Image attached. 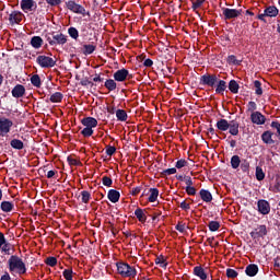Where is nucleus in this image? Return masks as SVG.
<instances>
[{
	"instance_id": "obj_13",
	"label": "nucleus",
	"mask_w": 280,
	"mask_h": 280,
	"mask_svg": "<svg viewBox=\"0 0 280 280\" xmlns=\"http://www.w3.org/2000/svg\"><path fill=\"white\" fill-rule=\"evenodd\" d=\"M258 207V213H261V215H268L270 213V202L260 199L257 201Z\"/></svg>"
},
{
	"instance_id": "obj_27",
	"label": "nucleus",
	"mask_w": 280,
	"mask_h": 280,
	"mask_svg": "<svg viewBox=\"0 0 280 280\" xmlns=\"http://www.w3.org/2000/svg\"><path fill=\"white\" fill-rule=\"evenodd\" d=\"M245 272L248 277H255V275H257V272H259V267H257V265H248L246 267Z\"/></svg>"
},
{
	"instance_id": "obj_20",
	"label": "nucleus",
	"mask_w": 280,
	"mask_h": 280,
	"mask_svg": "<svg viewBox=\"0 0 280 280\" xmlns=\"http://www.w3.org/2000/svg\"><path fill=\"white\" fill-rule=\"evenodd\" d=\"M121 197V195L119 194V191L115 190V189H110L107 194V198L110 202H119V198Z\"/></svg>"
},
{
	"instance_id": "obj_3",
	"label": "nucleus",
	"mask_w": 280,
	"mask_h": 280,
	"mask_svg": "<svg viewBox=\"0 0 280 280\" xmlns=\"http://www.w3.org/2000/svg\"><path fill=\"white\" fill-rule=\"evenodd\" d=\"M46 40L49 45H66L67 43V35L62 33H57V34H49L46 35Z\"/></svg>"
},
{
	"instance_id": "obj_16",
	"label": "nucleus",
	"mask_w": 280,
	"mask_h": 280,
	"mask_svg": "<svg viewBox=\"0 0 280 280\" xmlns=\"http://www.w3.org/2000/svg\"><path fill=\"white\" fill-rule=\"evenodd\" d=\"M82 126L85 128H97V119L93 117H85L81 120Z\"/></svg>"
},
{
	"instance_id": "obj_45",
	"label": "nucleus",
	"mask_w": 280,
	"mask_h": 280,
	"mask_svg": "<svg viewBox=\"0 0 280 280\" xmlns=\"http://www.w3.org/2000/svg\"><path fill=\"white\" fill-rule=\"evenodd\" d=\"M45 264H47V266H50L51 268H54V266H56L58 264V259L56 257H48V258H46Z\"/></svg>"
},
{
	"instance_id": "obj_49",
	"label": "nucleus",
	"mask_w": 280,
	"mask_h": 280,
	"mask_svg": "<svg viewBox=\"0 0 280 280\" xmlns=\"http://www.w3.org/2000/svg\"><path fill=\"white\" fill-rule=\"evenodd\" d=\"M241 170L242 172H248V170H250V163L246 160H243L241 163Z\"/></svg>"
},
{
	"instance_id": "obj_17",
	"label": "nucleus",
	"mask_w": 280,
	"mask_h": 280,
	"mask_svg": "<svg viewBox=\"0 0 280 280\" xmlns=\"http://www.w3.org/2000/svg\"><path fill=\"white\" fill-rule=\"evenodd\" d=\"M230 135L237 137L240 135V122L231 120L229 125Z\"/></svg>"
},
{
	"instance_id": "obj_11",
	"label": "nucleus",
	"mask_w": 280,
	"mask_h": 280,
	"mask_svg": "<svg viewBox=\"0 0 280 280\" xmlns=\"http://www.w3.org/2000/svg\"><path fill=\"white\" fill-rule=\"evenodd\" d=\"M250 237L253 240H258V237H266L268 235V229L266 225H258L254 231L250 232Z\"/></svg>"
},
{
	"instance_id": "obj_22",
	"label": "nucleus",
	"mask_w": 280,
	"mask_h": 280,
	"mask_svg": "<svg viewBox=\"0 0 280 280\" xmlns=\"http://www.w3.org/2000/svg\"><path fill=\"white\" fill-rule=\"evenodd\" d=\"M135 215L136 218L142 223L144 224V222H147L148 220V215H145V211L141 208H137L135 211Z\"/></svg>"
},
{
	"instance_id": "obj_52",
	"label": "nucleus",
	"mask_w": 280,
	"mask_h": 280,
	"mask_svg": "<svg viewBox=\"0 0 280 280\" xmlns=\"http://www.w3.org/2000/svg\"><path fill=\"white\" fill-rule=\"evenodd\" d=\"M228 62H229V65H240V61H237V58L235 57V55L229 56Z\"/></svg>"
},
{
	"instance_id": "obj_6",
	"label": "nucleus",
	"mask_w": 280,
	"mask_h": 280,
	"mask_svg": "<svg viewBox=\"0 0 280 280\" xmlns=\"http://www.w3.org/2000/svg\"><path fill=\"white\" fill-rule=\"evenodd\" d=\"M14 122L10 118H0V137H5L12 130Z\"/></svg>"
},
{
	"instance_id": "obj_42",
	"label": "nucleus",
	"mask_w": 280,
	"mask_h": 280,
	"mask_svg": "<svg viewBox=\"0 0 280 280\" xmlns=\"http://www.w3.org/2000/svg\"><path fill=\"white\" fill-rule=\"evenodd\" d=\"M210 231L215 232L220 229V222L218 221H210L208 224Z\"/></svg>"
},
{
	"instance_id": "obj_31",
	"label": "nucleus",
	"mask_w": 280,
	"mask_h": 280,
	"mask_svg": "<svg viewBox=\"0 0 280 280\" xmlns=\"http://www.w3.org/2000/svg\"><path fill=\"white\" fill-rule=\"evenodd\" d=\"M241 164H242V160L240 159V155H233L231 158V167L233 170H237V167H240Z\"/></svg>"
},
{
	"instance_id": "obj_5",
	"label": "nucleus",
	"mask_w": 280,
	"mask_h": 280,
	"mask_svg": "<svg viewBox=\"0 0 280 280\" xmlns=\"http://www.w3.org/2000/svg\"><path fill=\"white\" fill-rule=\"evenodd\" d=\"M36 62L39 65V67H42V69H51L56 67V59L45 55H39Z\"/></svg>"
},
{
	"instance_id": "obj_60",
	"label": "nucleus",
	"mask_w": 280,
	"mask_h": 280,
	"mask_svg": "<svg viewBox=\"0 0 280 280\" xmlns=\"http://www.w3.org/2000/svg\"><path fill=\"white\" fill-rule=\"evenodd\" d=\"M176 231H179V233H185V224L178 223L176 225Z\"/></svg>"
},
{
	"instance_id": "obj_36",
	"label": "nucleus",
	"mask_w": 280,
	"mask_h": 280,
	"mask_svg": "<svg viewBox=\"0 0 280 280\" xmlns=\"http://www.w3.org/2000/svg\"><path fill=\"white\" fill-rule=\"evenodd\" d=\"M105 88L109 91H115L117 89V83L113 79H108L105 81Z\"/></svg>"
},
{
	"instance_id": "obj_19",
	"label": "nucleus",
	"mask_w": 280,
	"mask_h": 280,
	"mask_svg": "<svg viewBox=\"0 0 280 280\" xmlns=\"http://www.w3.org/2000/svg\"><path fill=\"white\" fill-rule=\"evenodd\" d=\"M265 14L270 19H275V16H279V9L275 5H269L265 9Z\"/></svg>"
},
{
	"instance_id": "obj_61",
	"label": "nucleus",
	"mask_w": 280,
	"mask_h": 280,
	"mask_svg": "<svg viewBox=\"0 0 280 280\" xmlns=\"http://www.w3.org/2000/svg\"><path fill=\"white\" fill-rule=\"evenodd\" d=\"M5 242V235L2 232H0V248H2Z\"/></svg>"
},
{
	"instance_id": "obj_21",
	"label": "nucleus",
	"mask_w": 280,
	"mask_h": 280,
	"mask_svg": "<svg viewBox=\"0 0 280 280\" xmlns=\"http://www.w3.org/2000/svg\"><path fill=\"white\" fill-rule=\"evenodd\" d=\"M199 196L203 202H211V200H213V195H211V191L207 189H201L199 191Z\"/></svg>"
},
{
	"instance_id": "obj_54",
	"label": "nucleus",
	"mask_w": 280,
	"mask_h": 280,
	"mask_svg": "<svg viewBox=\"0 0 280 280\" xmlns=\"http://www.w3.org/2000/svg\"><path fill=\"white\" fill-rule=\"evenodd\" d=\"M115 152H117V149L115 147H107L106 148V155L107 156H113V154H115Z\"/></svg>"
},
{
	"instance_id": "obj_30",
	"label": "nucleus",
	"mask_w": 280,
	"mask_h": 280,
	"mask_svg": "<svg viewBox=\"0 0 280 280\" xmlns=\"http://www.w3.org/2000/svg\"><path fill=\"white\" fill-rule=\"evenodd\" d=\"M10 145L14 150H23L25 148V144H23V141H21L19 139L11 140Z\"/></svg>"
},
{
	"instance_id": "obj_47",
	"label": "nucleus",
	"mask_w": 280,
	"mask_h": 280,
	"mask_svg": "<svg viewBox=\"0 0 280 280\" xmlns=\"http://www.w3.org/2000/svg\"><path fill=\"white\" fill-rule=\"evenodd\" d=\"M81 135L84 137H93V129L91 127H85L82 131Z\"/></svg>"
},
{
	"instance_id": "obj_35",
	"label": "nucleus",
	"mask_w": 280,
	"mask_h": 280,
	"mask_svg": "<svg viewBox=\"0 0 280 280\" xmlns=\"http://www.w3.org/2000/svg\"><path fill=\"white\" fill-rule=\"evenodd\" d=\"M229 89L231 93H238L240 91V84L235 80H231L229 83Z\"/></svg>"
},
{
	"instance_id": "obj_32",
	"label": "nucleus",
	"mask_w": 280,
	"mask_h": 280,
	"mask_svg": "<svg viewBox=\"0 0 280 280\" xmlns=\"http://www.w3.org/2000/svg\"><path fill=\"white\" fill-rule=\"evenodd\" d=\"M83 49H84L83 50L84 56H90V54H93V51H95L97 47L93 44H89V45H84Z\"/></svg>"
},
{
	"instance_id": "obj_51",
	"label": "nucleus",
	"mask_w": 280,
	"mask_h": 280,
	"mask_svg": "<svg viewBox=\"0 0 280 280\" xmlns=\"http://www.w3.org/2000/svg\"><path fill=\"white\" fill-rule=\"evenodd\" d=\"M226 277H229V279H235V277H237V271L234 269H226Z\"/></svg>"
},
{
	"instance_id": "obj_63",
	"label": "nucleus",
	"mask_w": 280,
	"mask_h": 280,
	"mask_svg": "<svg viewBox=\"0 0 280 280\" xmlns=\"http://www.w3.org/2000/svg\"><path fill=\"white\" fill-rule=\"evenodd\" d=\"M68 163H70V165H78V160H75V159L69 156V158H68Z\"/></svg>"
},
{
	"instance_id": "obj_53",
	"label": "nucleus",
	"mask_w": 280,
	"mask_h": 280,
	"mask_svg": "<svg viewBox=\"0 0 280 280\" xmlns=\"http://www.w3.org/2000/svg\"><path fill=\"white\" fill-rule=\"evenodd\" d=\"M186 194L188 196H196V188L194 186H186Z\"/></svg>"
},
{
	"instance_id": "obj_50",
	"label": "nucleus",
	"mask_w": 280,
	"mask_h": 280,
	"mask_svg": "<svg viewBox=\"0 0 280 280\" xmlns=\"http://www.w3.org/2000/svg\"><path fill=\"white\" fill-rule=\"evenodd\" d=\"M175 167L177 170H183V167H187V161L186 160L177 161Z\"/></svg>"
},
{
	"instance_id": "obj_46",
	"label": "nucleus",
	"mask_w": 280,
	"mask_h": 280,
	"mask_svg": "<svg viewBox=\"0 0 280 280\" xmlns=\"http://www.w3.org/2000/svg\"><path fill=\"white\" fill-rule=\"evenodd\" d=\"M155 264H159L161 268H167V262L163 256H160L155 259Z\"/></svg>"
},
{
	"instance_id": "obj_23",
	"label": "nucleus",
	"mask_w": 280,
	"mask_h": 280,
	"mask_svg": "<svg viewBox=\"0 0 280 280\" xmlns=\"http://www.w3.org/2000/svg\"><path fill=\"white\" fill-rule=\"evenodd\" d=\"M226 91V81L224 80H218L217 81V89L215 93L218 95H222Z\"/></svg>"
},
{
	"instance_id": "obj_7",
	"label": "nucleus",
	"mask_w": 280,
	"mask_h": 280,
	"mask_svg": "<svg viewBox=\"0 0 280 280\" xmlns=\"http://www.w3.org/2000/svg\"><path fill=\"white\" fill-rule=\"evenodd\" d=\"M200 84L203 86H210L213 89L218 84V75L206 73L200 77Z\"/></svg>"
},
{
	"instance_id": "obj_34",
	"label": "nucleus",
	"mask_w": 280,
	"mask_h": 280,
	"mask_svg": "<svg viewBox=\"0 0 280 280\" xmlns=\"http://www.w3.org/2000/svg\"><path fill=\"white\" fill-rule=\"evenodd\" d=\"M50 102H52V104H58V103L62 102V93L56 92V93L51 94Z\"/></svg>"
},
{
	"instance_id": "obj_33",
	"label": "nucleus",
	"mask_w": 280,
	"mask_h": 280,
	"mask_svg": "<svg viewBox=\"0 0 280 280\" xmlns=\"http://www.w3.org/2000/svg\"><path fill=\"white\" fill-rule=\"evenodd\" d=\"M116 117L118 121H126L128 119V114L124 109H118L116 112Z\"/></svg>"
},
{
	"instance_id": "obj_4",
	"label": "nucleus",
	"mask_w": 280,
	"mask_h": 280,
	"mask_svg": "<svg viewBox=\"0 0 280 280\" xmlns=\"http://www.w3.org/2000/svg\"><path fill=\"white\" fill-rule=\"evenodd\" d=\"M66 8H68V10H70V12H73L74 14H82V16L91 15L89 12L86 13V9H84V7L78 4L73 0H69L68 2H66Z\"/></svg>"
},
{
	"instance_id": "obj_40",
	"label": "nucleus",
	"mask_w": 280,
	"mask_h": 280,
	"mask_svg": "<svg viewBox=\"0 0 280 280\" xmlns=\"http://www.w3.org/2000/svg\"><path fill=\"white\" fill-rule=\"evenodd\" d=\"M256 178L257 180H264L266 178V174L264 173V170L259 166L256 167Z\"/></svg>"
},
{
	"instance_id": "obj_62",
	"label": "nucleus",
	"mask_w": 280,
	"mask_h": 280,
	"mask_svg": "<svg viewBox=\"0 0 280 280\" xmlns=\"http://www.w3.org/2000/svg\"><path fill=\"white\" fill-rule=\"evenodd\" d=\"M143 65H144L145 67H152V65H154V61H152V59H145L144 62H143Z\"/></svg>"
},
{
	"instance_id": "obj_44",
	"label": "nucleus",
	"mask_w": 280,
	"mask_h": 280,
	"mask_svg": "<svg viewBox=\"0 0 280 280\" xmlns=\"http://www.w3.org/2000/svg\"><path fill=\"white\" fill-rule=\"evenodd\" d=\"M203 3H205V0H195L192 1L191 9L194 10V12H196V10H199V8H202Z\"/></svg>"
},
{
	"instance_id": "obj_9",
	"label": "nucleus",
	"mask_w": 280,
	"mask_h": 280,
	"mask_svg": "<svg viewBox=\"0 0 280 280\" xmlns=\"http://www.w3.org/2000/svg\"><path fill=\"white\" fill-rule=\"evenodd\" d=\"M20 5L21 10H23L25 13L36 12V9L38 8V4H36V1L34 0H22Z\"/></svg>"
},
{
	"instance_id": "obj_10",
	"label": "nucleus",
	"mask_w": 280,
	"mask_h": 280,
	"mask_svg": "<svg viewBox=\"0 0 280 280\" xmlns=\"http://www.w3.org/2000/svg\"><path fill=\"white\" fill-rule=\"evenodd\" d=\"M222 12L225 21H231V19H237V16L242 15V10L237 9L223 8Z\"/></svg>"
},
{
	"instance_id": "obj_41",
	"label": "nucleus",
	"mask_w": 280,
	"mask_h": 280,
	"mask_svg": "<svg viewBox=\"0 0 280 280\" xmlns=\"http://www.w3.org/2000/svg\"><path fill=\"white\" fill-rule=\"evenodd\" d=\"M254 86H255V93L256 95H264V90H261V82L259 81H254Z\"/></svg>"
},
{
	"instance_id": "obj_29",
	"label": "nucleus",
	"mask_w": 280,
	"mask_h": 280,
	"mask_svg": "<svg viewBox=\"0 0 280 280\" xmlns=\"http://www.w3.org/2000/svg\"><path fill=\"white\" fill-rule=\"evenodd\" d=\"M194 275H196V277H199V279H201V280L207 279V273L205 272V269L202 267H198V266L195 267Z\"/></svg>"
},
{
	"instance_id": "obj_64",
	"label": "nucleus",
	"mask_w": 280,
	"mask_h": 280,
	"mask_svg": "<svg viewBox=\"0 0 280 280\" xmlns=\"http://www.w3.org/2000/svg\"><path fill=\"white\" fill-rule=\"evenodd\" d=\"M0 280H12V278L10 277V273L4 272Z\"/></svg>"
},
{
	"instance_id": "obj_58",
	"label": "nucleus",
	"mask_w": 280,
	"mask_h": 280,
	"mask_svg": "<svg viewBox=\"0 0 280 280\" xmlns=\"http://www.w3.org/2000/svg\"><path fill=\"white\" fill-rule=\"evenodd\" d=\"M46 3H48V5H60V3H62V0H46Z\"/></svg>"
},
{
	"instance_id": "obj_25",
	"label": "nucleus",
	"mask_w": 280,
	"mask_h": 280,
	"mask_svg": "<svg viewBox=\"0 0 280 280\" xmlns=\"http://www.w3.org/2000/svg\"><path fill=\"white\" fill-rule=\"evenodd\" d=\"M0 209L4 213H10V211H12L14 209V203H12L10 201H2L0 205Z\"/></svg>"
},
{
	"instance_id": "obj_28",
	"label": "nucleus",
	"mask_w": 280,
	"mask_h": 280,
	"mask_svg": "<svg viewBox=\"0 0 280 280\" xmlns=\"http://www.w3.org/2000/svg\"><path fill=\"white\" fill-rule=\"evenodd\" d=\"M31 45L34 49H40V47H43V38L40 36L32 37Z\"/></svg>"
},
{
	"instance_id": "obj_18",
	"label": "nucleus",
	"mask_w": 280,
	"mask_h": 280,
	"mask_svg": "<svg viewBox=\"0 0 280 280\" xmlns=\"http://www.w3.org/2000/svg\"><path fill=\"white\" fill-rule=\"evenodd\" d=\"M11 93L16 98L23 97V95H25V86L18 84L13 88Z\"/></svg>"
},
{
	"instance_id": "obj_8",
	"label": "nucleus",
	"mask_w": 280,
	"mask_h": 280,
	"mask_svg": "<svg viewBox=\"0 0 280 280\" xmlns=\"http://www.w3.org/2000/svg\"><path fill=\"white\" fill-rule=\"evenodd\" d=\"M25 18V15L23 14V12L21 11H12L9 14V23L10 25L14 26V25H21V21H23V19Z\"/></svg>"
},
{
	"instance_id": "obj_15",
	"label": "nucleus",
	"mask_w": 280,
	"mask_h": 280,
	"mask_svg": "<svg viewBox=\"0 0 280 280\" xmlns=\"http://www.w3.org/2000/svg\"><path fill=\"white\" fill-rule=\"evenodd\" d=\"M148 194H150L148 198L149 202H156L159 200V190L156 188H150L148 192L144 190L142 196H148Z\"/></svg>"
},
{
	"instance_id": "obj_14",
	"label": "nucleus",
	"mask_w": 280,
	"mask_h": 280,
	"mask_svg": "<svg viewBox=\"0 0 280 280\" xmlns=\"http://www.w3.org/2000/svg\"><path fill=\"white\" fill-rule=\"evenodd\" d=\"M130 72H128V70H126L125 68L117 70L114 73V80H116V82H126V79L128 78Z\"/></svg>"
},
{
	"instance_id": "obj_26",
	"label": "nucleus",
	"mask_w": 280,
	"mask_h": 280,
	"mask_svg": "<svg viewBox=\"0 0 280 280\" xmlns=\"http://www.w3.org/2000/svg\"><path fill=\"white\" fill-rule=\"evenodd\" d=\"M229 120L226 119H220L218 122H217V128L218 130H221V132H226V130H229Z\"/></svg>"
},
{
	"instance_id": "obj_12",
	"label": "nucleus",
	"mask_w": 280,
	"mask_h": 280,
	"mask_svg": "<svg viewBox=\"0 0 280 280\" xmlns=\"http://www.w3.org/2000/svg\"><path fill=\"white\" fill-rule=\"evenodd\" d=\"M250 119L256 126H264V124H266V116H264L261 112H253L250 114Z\"/></svg>"
},
{
	"instance_id": "obj_43",
	"label": "nucleus",
	"mask_w": 280,
	"mask_h": 280,
	"mask_svg": "<svg viewBox=\"0 0 280 280\" xmlns=\"http://www.w3.org/2000/svg\"><path fill=\"white\" fill-rule=\"evenodd\" d=\"M2 253L5 255H10V250H12V244L8 243V241L1 247Z\"/></svg>"
},
{
	"instance_id": "obj_56",
	"label": "nucleus",
	"mask_w": 280,
	"mask_h": 280,
	"mask_svg": "<svg viewBox=\"0 0 280 280\" xmlns=\"http://www.w3.org/2000/svg\"><path fill=\"white\" fill-rule=\"evenodd\" d=\"M184 183H185L186 187H192V185H194V180L189 176L184 177Z\"/></svg>"
},
{
	"instance_id": "obj_2",
	"label": "nucleus",
	"mask_w": 280,
	"mask_h": 280,
	"mask_svg": "<svg viewBox=\"0 0 280 280\" xmlns=\"http://www.w3.org/2000/svg\"><path fill=\"white\" fill-rule=\"evenodd\" d=\"M116 267L118 275H120V277H124L125 279L137 277V269H135L127 262H117Z\"/></svg>"
},
{
	"instance_id": "obj_48",
	"label": "nucleus",
	"mask_w": 280,
	"mask_h": 280,
	"mask_svg": "<svg viewBox=\"0 0 280 280\" xmlns=\"http://www.w3.org/2000/svg\"><path fill=\"white\" fill-rule=\"evenodd\" d=\"M102 183L105 187H112L113 186V179L108 176H104L102 178Z\"/></svg>"
},
{
	"instance_id": "obj_59",
	"label": "nucleus",
	"mask_w": 280,
	"mask_h": 280,
	"mask_svg": "<svg viewBox=\"0 0 280 280\" xmlns=\"http://www.w3.org/2000/svg\"><path fill=\"white\" fill-rule=\"evenodd\" d=\"M164 174H166L167 176H172V174H176V168H167L164 171Z\"/></svg>"
},
{
	"instance_id": "obj_55",
	"label": "nucleus",
	"mask_w": 280,
	"mask_h": 280,
	"mask_svg": "<svg viewBox=\"0 0 280 280\" xmlns=\"http://www.w3.org/2000/svg\"><path fill=\"white\" fill-rule=\"evenodd\" d=\"M248 110H249V113H255V110H257V103L250 101L248 103Z\"/></svg>"
},
{
	"instance_id": "obj_37",
	"label": "nucleus",
	"mask_w": 280,
	"mask_h": 280,
	"mask_svg": "<svg viewBox=\"0 0 280 280\" xmlns=\"http://www.w3.org/2000/svg\"><path fill=\"white\" fill-rule=\"evenodd\" d=\"M31 84H33V86H36V89H40V77L38 74H34L32 78H31Z\"/></svg>"
},
{
	"instance_id": "obj_39",
	"label": "nucleus",
	"mask_w": 280,
	"mask_h": 280,
	"mask_svg": "<svg viewBox=\"0 0 280 280\" xmlns=\"http://www.w3.org/2000/svg\"><path fill=\"white\" fill-rule=\"evenodd\" d=\"M68 33H69V36L71 38H73L74 40H78L79 36H80V33L78 32V30L75 27H70L68 30Z\"/></svg>"
},
{
	"instance_id": "obj_1",
	"label": "nucleus",
	"mask_w": 280,
	"mask_h": 280,
	"mask_svg": "<svg viewBox=\"0 0 280 280\" xmlns=\"http://www.w3.org/2000/svg\"><path fill=\"white\" fill-rule=\"evenodd\" d=\"M9 271L11 275H25L27 272V267H25V262H23V259L16 255H12L9 260Z\"/></svg>"
},
{
	"instance_id": "obj_24",
	"label": "nucleus",
	"mask_w": 280,
	"mask_h": 280,
	"mask_svg": "<svg viewBox=\"0 0 280 280\" xmlns=\"http://www.w3.org/2000/svg\"><path fill=\"white\" fill-rule=\"evenodd\" d=\"M272 131H265L262 135H261V139L264 141V143H267L269 145H272V143H275V140H272Z\"/></svg>"
},
{
	"instance_id": "obj_57",
	"label": "nucleus",
	"mask_w": 280,
	"mask_h": 280,
	"mask_svg": "<svg viewBox=\"0 0 280 280\" xmlns=\"http://www.w3.org/2000/svg\"><path fill=\"white\" fill-rule=\"evenodd\" d=\"M180 209H183L184 211H189L191 209V206L189 203H187V201H183L179 205Z\"/></svg>"
},
{
	"instance_id": "obj_38",
	"label": "nucleus",
	"mask_w": 280,
	"mask_h": 280,
	"mask_svg": "<svg viewBox=\"0 0 280 280\" xmlns=\"http://www.w3.org/2000/svg\"><path fill=\"white\" fill-rule=\"evenodd\" d=\"M89 200H91V192H89L88 190L81 191V201L84 205H89Z\"/></svg>"
}]
</instances>
